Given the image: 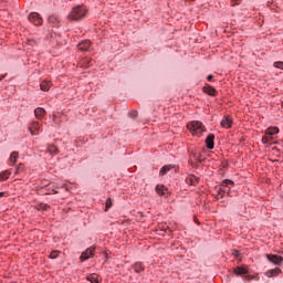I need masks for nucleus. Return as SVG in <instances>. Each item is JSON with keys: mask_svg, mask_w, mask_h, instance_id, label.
Listing matches in <instances>:
<instances>
[{"mask_svg": "<svg viewBox=\"0 0 283 283\" xmlns=\"http://www.w3.org/2000/svg\"><path fill=\"white\" fill-rule=\"evenodd\" d=\"M87 14V8L85 6L81 4L72 9V11L69 14V19L71 21H81L85 19V15Z\"/></svg>", "mask_w": 283, "mask_h": 283, "instance_id": "obj_1", "label": "nucleus"}, {"mask_svg": "<svg viewBox=\"0 0 283 283\" xmlns=\"http://www.w3.org/2000/svg\"><path fill=\"white\" fill-rule=\"evenodd\" d=\"M187 129H189L190 134L198 137L202 136V134L207 132V128L203 126V124L198 120L190 122L187 125Z\"/></svg>", "mask_w": 283, "mask_h": 283, "instance_id": "obj_2", "label": "nucleus"}, {"mask_svg": "<svg viewBox=\"0 0 283 283\" xmlns=\"http://www.w3.org/2000/svg\"><path fill=\"white\" fill-rule=\"evenodd\" d=\"M233 180L224 179L219 188L220 196H222V193H227L229 196V193H231V187H233Z\"/></svg>", "mask_w": 283, "mask_h": 283, "instance_id": "obj_3", "label": "nucleus"}, {"mask_svg": "<svg viewBox=\"0 0 283 283\" xmlns=\"http://www.w3.org/2000/svg\"><path fill=\"white\" fill-rule=\"evenodd\" d=\"M29 21L33 23V25H43V18H41L38 12H31L29 14Z\"/></svg>", "mask_w": 283, "mask_h": 283, "instance_id": "obj_4", "label": "nucleus"}, {"mask_svg": "<svg viewBox=\"0 0 283 283\" xmlns=\"http://www.w3.org/2000/svg\"><path fill=\"white\" fill-rule=\"evenodd\" d=\"M265 256H266V260H269V262H271L272 264H275L276 266H280V264H282L283 262V258L277 254H265Z\"/></svg>", "mask_w": 283, "mask_h": 283, "instance_id": "obj_5", "label": "nucleus"}, {"mask_svg": "<svg viewBox=\"0 0 283 283\" xmlns=\"http://www.w3.org/2000/svg\"><path fill=\"white\" fill-rule=\"evenodd\" d=\"M41 129V124L39 122H32L29 126V132L31 133V136H39V132Z\"/></svg>", "mask_w": 283, "mask_h": 283, "instance_id": "obj_6", "label": "nucleus"}, {"mask_svg": "<svg viewBox=\"0 0 283 283\" xmlns=\"http://www.w3.org/2000/svg\"><path fill=\"white\" fill-rule=\"evenodd\" d=\"M90 48H92V42L90 40H84L78 43V50L81 52H90Z\"/></svg>", "mask_w": 283, "mask_h": 283, "instance_id": "obj_7", "label": "nucleus"}, {"mask_svg": "<svg viewBox=\"0 0 283 283\" xmlns=\"http://www.w3.org/2000/svg\"><path fill=\"white\" fill-rule=\"evenodd\" d=\"M233 125V118L226 116L222 120H221V127H223L224 129H231Z\"/></svg>", "mask_w": 283, "mask_h": 283, "instance_id": "obj_8", "label": "nucleus"}, {"mask_svg": "<svg viewBox=\"0 0 283 283\" xmlns=\"http://www.w3.org/2000/svg\"><path fill=\"white\" fill-rule=\"evenodd\" d=\"M214 140H216V135L213 134H209L206 138V146H207V149H213L214 147Z\"/></svg>", "mask_w": 283, "mask_h": 283, "instance_id": "obj_9", "label": "nucleus"}, {"mask_svg": "<svg viewBox=\"0 0 283 283\" xmlns=\"http://www.w3.org/2000/svg\"><path fill=\"white\" fill-rule=\"evenodd\" d=\"M94 251H96L95 248H88L81 254V260H90L92 255H94Z\"/></svg>", "mask_w": 283, "mask_h": 283, "instance_id": "obj_10", "label": "nucleus"}, {"mask_svg": "<svg viewBox=\"0 0 283 283\" xmlns=\"http://www.w3.org/2000/svg\"><path fill=\"white\" fill-rule=\"evenodd\" d=\"M234 275H249V269L244 266H237L233 270Z\"/></svg>", "mask_w": 283, "mask_h": 283, "instance_id": "obj_11", "label": "nucleus"}, {"mask_svg": "<svg viewBox=\"0 0 283 283\" xmlns=\"http://www.w3.org/2000/svg\"><path fill=\"white\" fill-rule=\"evenodd\" d=\"M282 273V270L280 268L268 270L265 272L266 277H276V275H280Z\"/></svg>", "mask_w": 283, "mask_h": 283, "instance_id": "obj_12", "label": "nucleus"}, {"mask_svg": "<svg viewBox=\"0 0 283 283\" xmlns=\"http://www.w3.org/2000/svg\"><path fill=\"white\" fill-rule=\"evenodd\" d=\"M203 92L208 94L209 96H216L218 94V91H216V87L211 85H206L203 87Z\"/></svg>", "mask_w": 283, "mask_h": 283, "instance_id": "obj_13", "label": "nucleus"}, {"mask_svg": "<svg viewBox=\"0 0 283 283\" xmlns=\"http://www.w3.org/2000/svg\"><path fill=\"white\" fill-rule=\"evenodd\" d=\"M156 191H157L158 196H167L169 189H167V187H165L164 185H157Z\"/></svg>", "mask_w": 283, "mask_h": 283, "instance_id": "obj_14", "label": "nucleus"}, {"mask_svg": "<svg viewBox=\"0 0 283 283\" xmlns=\"http://www.w3.org/2000/svg\"><path fill=\"white\" fill-rule=\"evenodd\" d=\"M34 116L38 118V120H41L43 116H45V109L43 107H38L34 109Z\"/></svg>", "mask_w": 283, "mask_h": 283, "instance_id": "obj_15", "label": "nucleus"}, {"mask_svg": "<svg viewBox=\"0 0 283 283\" xmlns=\"http://www.w3.org/2000/svg\"><path fill=\"white\" fill-rule=\"evenodd\" d=\"M132 269L135 271V273H143V271H145V265L142 262H136L132 265Z\"/></svg>", "mask_w": 283, "mask_h": 283, "instance_id": "obj_16", "label": "nucleus"}, {"mask_svg": "<svg viewBox=\"0 0 283 283\" xmlns=\"http://www.w3.org/2000/svg\"><path fill=\"white\" fill-rule=\"evenodd\" d=\"M50 87H52V82L50 81H43L41 84H40V90L42 92H50Z\"/></svg>", "mask_w": 283, "mask_h": 283, "instance_id": "obj_17", "label": "nucleus"}, {"mask_svg": "<svg viewBox=\"0 0 283 283\" xmlns=\"http://www.w3.org/2000/svg\"><path fill=\"white\" fill-rule=\"evenodd\" d=\"M265 134H268V136H271L273 138V136L280 134V128L273 126V127H269L266 130H265Z\"/></svg>", "mask_w": 283, "mask_h": 283, "instance_id": "obj_18", "label": "nucleus"}, {"mask_svg": "<svg viewBox=\"0 0 283 283\" xmlns=\"http://www.w3.org/2000/svg\"><path fill=\"white\" fill-rule=\"evenodd\" d=\"M11 174L12 172L10 170H4V171L0 172V182L8 180V178H10Z\"/></svg>", "mask_w": 283, "mask_h": 283, "instance_id": "obj_19", "label": "nucleus"}, {"mask_svg": "<svg viewBox=\"0 0 283 283\" xmlns=\"http://www.w3.org/2000/svg\"><path fill=\"white\" fill-rule=\"evenodd\" d=\"M9 160L12 165H17V160H19V151H12Z\"/></svg>", "mask_w": 283, "mask_h": 283, "instance_id": "obj_20", "label": "nucleus"}, {"mask_svg": "<svg viewBox=\"0 0 283 283\" xmlns=\"http://www.w3.org/2000/svg\"><path fill=\"white\" fill-rule=\"evenodd\" d=\"M48 151L50 153L51 156H56V154H59V148H56V146L54 145H49Z\"/></svg>", "mask_w": 283, "mask_h": 283, "instance_id": "obj_21", "label": "nucleus"}, {"mask_svg": "<svg viewBox=\"0 0 283 283\" xmlns=\"http://www.w3.org/2000/svg\"><path fill=\"white\" fill-rule=\"evenodd\" d=\"M171 169H174V166L171 165L164 166L159 171V176H165V174L171 171Z\"/></svg>", "mask_w": 283, "mask_h": 283, "instance_id": "obj_22", "label": "nucleus"}, {"mask_svg": "<svg viewBox=\"0 0 283 283\" xmlns=\"http://www.w3.org/2000/svg\"><path fill=\"white\" fill-rule=\"evenodd\" d=\"M86 280L91 283H98V274H91L86 276Z\"/></svg>", "mask_w": 283, "mask_h": 283, "instance_id": "obj_23", "label": "nucleus"}, {"mask_svg": "<svg viewBox=\"0 0 283 283\" xmlns=\"http://www.w3.org/2000/svg\"><path fill=\"white\" fill-rule=\"evenodd\" d=\"M271 140H273V137L265 133L264 136L262 137L263 145H269V143H271Z\"/></svg>", "mask_w": 283, "mask_h": 283, "instance_id": "obj_24", "label": "nucleus"}, {"mask_svg": "<svg viewBox=\"0 0 283 283\" xmlns=\"http://www.w3.org/2000/svg\"><path fill=\"white\" fill-rule=\"evenodd\" d=\"M61 253V251L54 250L49 254V258L51 260H56V258H59V254Z\"/></svg>", "mask_w": 283, "mask_h": 283, "instance_id": "obj_25", "label": "nucleus"}, {"mask_svg": "<svg viewBox=\"0 0 283 283\" xmlns=\"http://www.w3.org/2000/svg\"><path fill=\"white\" fill-rule=\"evenodd\" d=\"M112 207H113L112 198L108 197L105 202V211L112 209Z\"/></svg>", "mask_w": 283, "mask_h": 283, "instance_id": "obj_26", "label": "nucleus"}, {"mask_svg": "<svg viewBox=\"0 0 283 283\" xmlns=\"http://www.w3.org/2000/svg\"><path fill=\"white\" fill-rule=\"evenodd\" d=\"M186 182H187L188 185H195V184H196V177H189V178H187V179H186Z\"/></svg>", "mask_w": 283, "mask_h": 283, "instance_id": "obj_27", "label": "nucleus"}, {"mask_svg": "<svg viewBox=\"0 0 283 283\" xmlns=\"http://www.w3.org/2000/svg\"><path fill=\"white\" fill-rule=\"evenodd\" d=\"M274 67H276L277 70H283V62L282 61L274 62Z\"/></svg>", "mask_w": 283, "mask_h": 283, "instance_id": "obj_28", "label": "nucleus"}, {"mask_svg": "<svg viewBox=\"0 0 283 283\" xmlns=\"http://www.w3.org/2000/svg\"><path fill=\"white\" fill-rule=\"evenodd\" d=\"M128 115L130 116V118H136V116H138V111H130Z\"/></svg>", "mask_w": 283, "mask_h": 283, "instance_id": "obj_29", "label": "nucleus"}, {"mask_svg": "<svg viewBox=\"0 0 283 283\" xmlns=\"http://www.w3.org/2000/svg\"><path fill=\"white\" fill-rule=\"evenodd\" d=\"M40 209H42V211H48V209H50V206L48 203H41Z\"/></svg>", "mask_w": 283, "mask_h": 283, "instance_id": "obj_30", "label": "nucleus"}, {"mask_svg": "<svg viewBox=\"0 0 283 283\" xmlns=\"http://www.w3.org/2000/svg\"><path fill=\"white\" fill-rule=\"evenodd\" d=\"M55 193H59V191H56L55 189H52L49 192H45V196H54Z\"/></svg>", "mask_w": 283, "mask_h": 283, "instance_id": "obj_31", "label": "nucleus"}, {"mask_svg": "<svg viewBox=\"0 0 283 283\" xmlns=\"http://www.w3.org/2000/svg\"><path fill=\"white\" fill-rule=\"evenodd\" d=\"M254 275H245L244 276V280H245V282H251V280H254Z\"/></svg>", "mask_w": 283, "mask_h": 283, "instance_id": "obj_32", "label": "nucleus"}, {"mask_svg": "<svg viewBox=\"0 0 283 283\" xmlns=\"http://www.w3.org/2000/svg\"><path fill=\"white\" fill-rule=\"evenodd\" d=\"M232 255H233L234 258H240V251L233 250V251H232Z\"/></svg>", "mask_w": 283, "mask_h": 283, "instance_id": "obj_33", "label": "nucleus"}, {"mask_svg": "<svg viewBox=\"0 0 283 283\" xmlns=\"http://www.w3.org/2000/svg\"><path fill=\"white\" fill-rule=\"evenodd\" d=\"M84 63H87L86 67H92V65H94V63L90 60H85Z\"/></svg>", "mask_w": 283, "mask_h": 283, "instance_id": "obj_34", "label": "nucleus"}, {"mask_svg": "<svg viewBox=\"0 0 283 283\" xmlns=\"http://www.w3.org/2000/svg\"><path fill=\"white\" fill-rule=\"evenodd\" d=\"M231 6H240V0H231Z\"/></svg>", "mask_w": 283, "mask_h": 283, "instance_id": "obj_35", "label": "nucleus"}, {"mask_svg": "<svg viewBox=\"0 0 283 283\" xmlns=\"http://www.w3.org/2000/svg\"><path fill=\"white\" fill-rule=\"evenodd\" d=\"M22 169H23V164H20V165L17 167L15 174H19V171H21Z\"/></svg>", "mask_w": 283, "mask_h": 283, "instance_id": "obj_36", "label": "nucleus"}, {"mask_svg": "<svg viewBox=\"0 0 283 283\" xmlns=\"http://www.w3.org/2000/svg\"><path fill=\"white\" fill-rule=\"evenodd\" d=\"M207 81H209V82L213 81V75H208Z\"/></svg>", "mask_w": 283, "mask_h": 283, "instance_id": "obj_37", "label": "nucleus"}, {"mask_svg": "<svg viewBox=\"0 0 283 283\" xmlns=\"http://www.w3.org/2000/svg\"><path fill=\"white\" fill-rule=\"evenodd\" d=\"M6 78V75H0V81H3Z\"/></svg>", "mask_w": 283, "mask_h": 283, "instance_id": "obj_38", "label": "nucleus"}, {"mask_svg": "<svg viewBox=\"0 0 283 283\" xmlns=\"http://www.w3.org/2000/svg\"><path fill=\"white\" fill-rule=\"evenodd\" d=\"M49 21H54V17H50V18H49Z\"/></svg>", "mask_w": 283, "mask_h": 283, "instance_id": "obj_39", "label": "nucleus"}, {"mask_svg": "<svg viewBox=\"0 0 283 283\" xmlns=\"http://www.w3.org/2000/svg\"><path fill=\"white\" fill-rule=\"evenodd\" d=\"M0 198H3V192H0Z\"/></svg>", "mask_w": 283, "mask_h": 283, "instance_id": "obj_40", "label": "nucleus"}, {"mask_svg": "<svg viewBox=\"0 0 283 283\" xmlns=\"http://www.w3.org/2000/svg\"><path fill=\"white\" fill-rule=\"evenodd\" d=\"M281 107H282V109H283V102H282V104H281Z\"/></svg>", "mask_w": 283, "mask_h": 283, "instance_id": "obj_41", "label": "nucleus"}]
</instances>
